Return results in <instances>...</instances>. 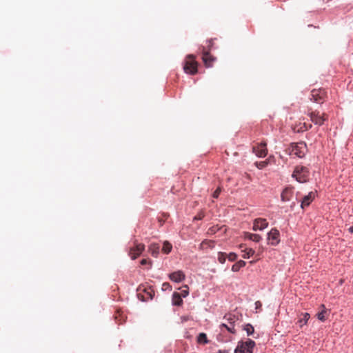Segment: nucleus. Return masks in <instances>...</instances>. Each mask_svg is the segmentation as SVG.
Masks as SVG:
<instances>
[{
	"instance_id": "f257e3e1",
	"label": "nucleus",
	"mask_w": 353,
	"mask_h": 353,
	"mask_svg": "<svg viewBox=\"0 0 353 353\" xmlns=\"http://www.w3.org/2000/svg\"><path fill=\"white\" fill-rule=\"evenodd\" d=\"M307 151V145L304 142L292 143L287 149L290 155H295L299 158L305 156Z\"/></svg>"
},
{
	"instance_id": "f03ea898",
	"label": "nucleus",
	"mask_w": 353,
	"mask_h": 353,
	"mask_svg": "<svg viewBox=\"0 0 353 353\" xmlns=\"http://www.w3.org/2000/svg\"><path fill=\"white\" fill-rule=\"evenodd\" d=\"M255 345V342L250 339L246 341H239L234 353H253Z\"/></svg>"
},
{
	"instance_id": "7ed1b4c3",
	"label": "nucleus",
	"mask_w": 353,
	"mask_h": 353,
	"mask_svg": "<svg viewBox=\"0 0 353 353\" xmlns=\"http://www.w3.org/2000/svg\"><path fill=\"white\" fill-rule=\"evenodd\" d=\"M198 63L195 60V57L192 54H189L186 57L183 70L185 73L194 75L197 72Z\"/></svg>"
},
{
	"instance_id": "20e7f679",
	"label": "nucleus",
	"mask_w": 353,
	"mask_h": 353,
	"mask_svg": "<svg viewBox=\"0 0 353 353\" xmlns=\"http://www.w3.org/2000/svg\"><path fill=\"white\" fill-rule=\"evenodd\" d=\"M292 176L294 177L296 181L300 183L306 182L309 177V170L306 167L298 165L294 170Z\"/></svg>"
},
{
	"instance_id": "39448f33",
	"label": "nucleus",
	"mask_w": 353,
	"mask_h": 353,
	"mask_svg": "<svg viewBox=\"0 0 353 353\" xmlns=\"http://www.w3.org/2000/svg\"><path fill=\"white\" fill-rule=\"evenodd\" d=\"M145 250V245L143 243H139L137 240L134 241V244L130 247L129 250V256L132 259H136Z\"/></svg>"
},
{
	"instance_id": "423d86ee",
	"label": "nucleus",
	"mask_w": 353,
	"mask_h": 353,
	"mask_svg": "<svg viewBox=\"0 0 353 353\" xmlns=\"http://www.w3.org/2000/svg\"><path fill=\"white\" fill-rule=\"evenodd\" d=\"M327 97V92L324 89H314L311 91L310 99L318 103H323Z\"/></svg>"
},
{
	"instance_id": "0eeeda50",
	"label": "nucleus",
	"mask_w": 353,
	"mask_h": 353,
	"mask_svg": "<svg viewBox=\"0 0 353 353\" xmlns=\"http://www.w3.org/2000/svg\"><path fill=\"white\" fill-rule=\"evenodd\" d=\"M310 120L315 124L322 125L325 121L327 120L328 116L325 113L320 114L318 111H312L308 113Z\"/></svg>"
},
{
	"instance_id": "6e6552de",
	"label": "nucleus",
	"mask_w": 353,
	"mask_h": 353,
	"mask_svg": "<svg viewBox=\"0 0 353 353\" xmlns=\"http://www.w3.org/2000/svg\"><path fill=\"white\" fill-rule=\"evenodd\" d=\"M279 231L276 228L272 229L268 234V241L272 245H276L279 243Z\"/></svg>"
},
{
	"instance_id": "1a4fd4ad",
	"label": "nucleus",
	"mask_w": 353,
	"mask_h": 353,
	"mask_svg": "<svg viewBox=\"0 0 353 353\" xmlns=\"http://www.w3.org/2000/svg\"><path fill=\"white\" fill-rule=\"evenodd\" d=\"M202 59L205 65L208 68L211 67L215 58L210 54L205 46L202 47Z\"/></svg>"
},
{
	"instance_id": "9d476101",
	"label": "nucleus",
	"mask_w": 353,
	"mask_h": 353,
	"mask_svg": "<svg viewBox=\"0 0 353 353\" xmlns=\"http://www.w3.org/2000/svg\"><path fill=\"white\" fill-rule=\"evenodd\" d=\"M268 225V223L265 219L258 218L254 221L252 230L254 231L263 230L266 228Z\"/></svg>"
},
{
	"instance_id": "9b49d317",
	"label": "nucleus",
	"mask_w": 353,
	"mask_h": 353,
	"mask_svg": "<svg viewBox=\"0 0 353 353\" xmlns=\"http://www.w3.org/2000/svg\"><path fill=\"white\" fill-rule=\"evenodd\" d=\"M253 152L259 157H265L267 154V152H268V150L266 148V143H261L260 144H258L256 146H254Z\"/></svg>"
},
{
	"instance_id": "f8f14e48",
	"label": "nucleus",
	"mask_w": 353,
	"mask_h": 353,
	"mask_svg": "<svg viewBox=\"0 0 353 353\" xmlns=\"http://www.w3.org/2000/svg\"><path fill=\"white\" fill-rule=\"evenodd\" d=\"M315 196H316L315 192H309L307 195H305L303 198V199L301 201V207L303 209L305 208V207H307L311 203V202L314 200V199L315 198Z\"/></svg>"
},
{
	"instance_id": "ddd939ff",
	"label": "nucleus",
	"mask_w": 353,
	"mask_h": 353,
	"mask_svg": "<svg viewBox=\"0 0 353 353\" xmlns=\"http://www.w3.org/2000/svg\"><path fill=\"white\" fill-rule=\"evenodd\" d=\"M312 127V124H307L305 122L301 123L300 122L299 124H295L292 129L296 132H303Z\"/></svg>"
},
{
	"instance_id": "4468645a",
	"label": "nucleus",
	"mask_w": 353,
	"mask_h": 353,
	"mask_svg": "<svg viewBox=\"0 0 353 353\" xmlns=\"http://www.w3.org/2000/svg\"><path fill=\"white\" fill-rule=\"evenodd\" d=\"M169 278L171 281L179 283L185 279V274L182 271L179 270L170 274Z\"/></svg>"
},
{
	"instance_id": "2eb2a0df",
	"label": "nucleus",
	"mask_w": 353,
	"mask_h": 353,
	"mask_svg": "<svg viewBox=\"0 0 353 353\" xmlns=\"http://www.w3.org/2000/svg\"><path fill=\"white\" fill-rule=\"evenodd\" d=\"M293 195V189L292 188H285L281 193V200L283 202L289 201Z\"/></svg>"
},
{
	"instance_id": "dca6fc26",
	"label": "nucleus",
	"mask_w": 353,
	"mask_h": 353,
	"mask_svg": "<svg viewBox=\"0 0 353 353\" xmlns=\"http://www.w3.org/2000/svg\"><path fill=\"white\" fill-rule=\"evenodd\" d=\"M310 317V315L309 313H307V312L301 313L299 317V320L297 322L299 327H302L304 325H305L307 323Z\"/></svg>"
},
{
	"instance_id": "f3484780",
	"label": "nucleus",
	"mask_w": 353,
	"mask_h": 353,
	"mask_svg": "<svg viewBox=\"0 0 353 353\" xmlns=\"http://www.w3.org/2000/svg\"><path fill=\"white\" fill-rule=\"evenodd\" d=\"M159 249L160 246L157 243H152L148 248L149 252L154 257H157L159 252Z\"/></svg>"
},
{
	"instance_id": "a211bd4d",
	"label": "nucleus",
	"mask_w": 353,
	"mask_h": 353,
	"mask_svg": "<svg viewBox=\"0 0 353 353\" xmlns=\"http://www.w3.org/2000/svg\"><path fill=\"white\" fill-rule=\"evenodd\" d=\"M244 236L245 239L251 240L254 242H259L262 239L259 234H252L250 232H245Z\"/></svg>"
},
{
	"instance_id": "6ab92c4d",
	"label": "nucleus",
	"mask_w": 353,
	"mask_h": 353,
	"mask_svg": "<svg viewBox=\"0 0 353 353\" xmlns=\"http://www.w3.org/2000/svg\"><path fill=\"white\" fill-rule=\"evenodd\" d=\"M172 303L174 305L180 306L183 303L181 296L178 292H174L172 295Z\"/></svg>"
},
{
	"instance_id": "aec40b11",
	"label": "nucleus",
	"mask_w": 353,
	"mask_h": 353,
	"mask_svg": "<svg viewBox=\"0 0 353 353\" xmlns=\"http://www.w3.org/2000/svg\"><path fill=\"white\" fill-rule=\"evenodd\" d=\"M245 264L246 263L244 261L240 260V261H237L236 263H235L232 266V271L238 272V271H239V270L241 268H243L245 265Z\"/></svg>"
},
{
	"instance_id": "412c9836",
	"label": "nucleus",
	"mask_w": 353,
	"mask_h": 353,
	"mask_svg": "<svg viewBox=\"0 0 353 353\" xmlns=\"http://www.w3.org/2000/svg\"><path fill=\"white\" fill-rule=\"evenodd\" d=\"M242 252H243L242 257L244 259H249L255 253V251L252 248H245V250H242Z\"/></svg>"
},
{
	"instance_id": "4be33fe9",
	"label": "nucleus",
	"mask_w": 353,
	"mask_h": 353,
	"mask_svg": "<svg viewBox=\"0 0 353 353\" xmlns=\"http://www.w3.org/2000/svg\"><path fill=\"white\" fill-rule=\"evenodd\" d=\"M321 307H323V310L317 313L316 316L319 320L321 321H325L326 320L325 314L327 313V311L325 308L324 305H321Z\"/></svg>"
},
{
	"instance_id": "5701e85b",
	"label": "nucleus",
	"mask_w": 353,
	"mask_h": 353,
	"mask_svg": "<svg viewBox=\"0 0 353 353\" xmlns=\"http://www.w3.org/2000/svg\"><path fill=\"white\" fill-rule=\"evenodd\" d=\"M197 342L199 343L206 344L208 343L207 335L205 333H200L197 337Z\"/></svg>"
},
{
	"instance_id": "b1692460",
	"label": "nucleus",
	"mask_w": 353,
	"mask_h": 353,
	"mask_svg": "<svg viewBox=\"0 0 353 353\" xmlns=\"http://www.w3.org/2000/svg\"><path fill=\"white\" fill-rule=\"evenodd\" d=\"M172 248V245L169 242L165 241L163 243V248H162V251L165 254H169L171 252Z\"/></svg>"
},
{
	"instance_id": "393cba45",
	"label": "nucleus",
	"mask_w": 353,
	"mask_h": 353,
	"mask_svg": "<svg viewBox=\"0 0 353 353\" xmlns=\"http://www.w3.org/2000/svg\"><path fill=\"white\" fill-rule=\"evenodd\" d=\"M224 319L226 320L229 324L234 325L237 318L234 315L228 314L224 316Z\"/></svg>"
},
{
	"instance_id": "a878e982",
	"label": "nucleus",
	"mask_w": 353,
	"mask_h": 353,
	"mask_svg": "<svg viewBox=\"0 0 353 353\" xmlns=\"http://www.w3.org/2000/svg\"><path fill=\"white\" fill-rule=\"evenodd\" d=\"M221 327H225L228 332L232 333V334H234L236 332V330L234 329V325H228V324L226 323H222L221 325Z\"/></svg>"
},
{
	"instance_id": "bb28decb",
	"label": "nucleus",
	"mask_w": 353,
	"mask_h": 353,
	"mask_svg": "<svg viewBox=\"0 0 353 353\" xmlns=\"http://www.w3.org/2000/svg\"><path fill=\"white\" fill-rule=\"evenodd\" d=\"M147 294V297H145L143 301H146L148 299H152L153 297V295L154 294V292L152 290L148 289H143V290Z\"/></svg>"
},
{
	"instance_id": "cd10ccee",
	"label": "nucleus",
	"mask_w": 353,
	"mask_h": 353,
	"mask_svg": "<svg viewBox=\"0 0 353 353\" xmlns=\"http://www.w3.org/2000/svg\"><path fill=\"white\" fill-rule=\"evenodd\" d=\"M226 260V254L224 252H219L218 254V261L221 263H224Z\"/></svg>"
},
{
	"instance_id": "c85d7f7f",
	"label": "nucleus",
	"mask_w": 353,
	"mask_h": 353,
	"mask_svg": "<svg viewBox=\"0 0 353 353\" xmlns=\"http://www.w3.org/2000/svg\"><path fill=\"white\" fill-rule=\"evenodd\" d=\"M244 330H245L248 336L252 334L254 331V327L250 324H247L244 327Z\"/></svg>"
},
{
	"instance_id": "c756f323",
	"label": "nucleus",
	"mask_w": 353,
	"mask_h": 353,
	"mask_svg": "<svg viewBox=\"0 0 353 353\" xmlns=\"http://www.w3.org/2000/svg\"><path fill=\"white\" fill-rule=\"evenodd\" d=\"M228 258L230 261H234L237 259L236 254L231 252L228 254Z\"/></svg>"
},
{
	"instance_id": "7c9ffc66",
	"label": "nucleus",
	"mask_w": 353,
	"mask_h": 353,
	"mask_svg": "<svg viewBox=\"0 0 353 353\" xmlns=\"http://www.w3.org/2000/svg\"><path fill=\"white\" fill-rule=\"evenodd\" d=\"M212 46H213V39L208 40V46L205 47V48L207 50H208L209 52H210Z\"/></svg>"
},
{
	"instance_id": "2f4dec72",
	"label": "nucleus",
	"mask_w": 353,
	"mask_h": 353,
	"mask_svg": "<svg viewBox=\"0 0 353 353\" xmlns=\"http://www.w3.org/2000/svg\"><path fill=\"white\" fill-rule=\"evenodd\" d=\"M221 188H218L213 193V197L216 199L219 197V194H220V192H221Z\"/></svg>"
},
{
	"instance_id": "473e14b6",
	"label": "nucleus",
	"mask_w": 353,
	"mask_h": 353,
	"mask_svg": "<svg viewBox=\"0 0 353 353\" xmlns=\"http://www.w3.org/2000/svg\"><path fill=\"white\" fill-rule=\"evenodd\" d=\"M261 307H262V303H261V301H257L255 302V307L256 310L261 309Z\"/></svg>"
},
{
	"instance_id": "72a5a7b5",
	"label": "nucleus",
	"mask_w": 353,
	"mask_h": 353,
	"mask_svg": "<svg viewBox=\"0 0 353 353\" xmlns=\"http://www.w3.org/2000/svg\"><path fill=\"white\" fill-rule=\"evenodd\" d=\"M267 163L265 161H262V162H260L258 167L259 168H264L265 165H266Z\"/></svg>"
},
{
	"instance_id": "f704fd0d",
	"label": "nucleus",
	"mask_w": 353,
	"mask_h": 353,
	"mask_svg": "<svg viewBox=\"0 0 353 353\" xmlns=\"http://www.w3.org/2000/svg\"><path fill=\"white\" fill-rule=\"evenodd\" d=\"M188 295V291L187 290H183V291L181 292V296H183V297H185V296H187Z\"/></svg>"
},
{
	"instance_id": "c9c22d12",
	"label": "nucleus",
	"mask_w": 353,
	"mask_h": 353,
	"mask_svg": "<svg viewBox=\"0 0 353 353\" xmlns=\"http://www.w3.org/2000/svg\"><path fill=\"white\" fill-rule=\"evenodd\" d=\"M170 288V284H169L168 283H164L163 284V288L164 290H166V289H167V288Z\"/></svg>"
},
{
	"instance_id": "e433bc0d",
	"label": "nucleus",
	"mask_w": 353,
	"mask_h": 353,
	"mask_svg": "<svg viewBox=\"0 0 353 353\" xmlns=\"http://www.w3.org/2000/svg\"><path fill=\"white\" fill-rule=\"evenodd\" d=\"M147 263H148V260H147V259H142V260L141 261V265H145V264H147Z\"/></svg>"
},
{
	"instance_id": "4c0bfd02",
	"label": "nucleus",
	"mask_w": 353,
	"mask_h": 353,
	"mask_svg": "<svg viewBox=\"0 0 353 353\" xmlns=\"http://www.w3.org/2000/svg\"><path fill=\"white\" fill-rule=\"evenodd\" d=\"M203 217V215H199L198 216H196L195 219H201Z\"/></svg>"
},
{
	"instance_id": "58836bf2",
	"label": "nucleus",
	"mask_w": 353,
	"mask_h": 353,
	"mask_svg": "<svg viewBox=\"0 0 353 353\" xmlns=\"http://www.w3.org/2000/svg\"><path fill=\"white\" fill-rule=\"evenodd\" d=\"M349 232H351V233H352V232H353V226H352V227H350V228H349Z\"/></svg>"
},
{
	"instance_id": "ea45409f",
	"label": "nucleus",
	"mask_w": 353,
	"mask_h": 353,
	"mask_svg": "<svg viewBox=\"0 0 353 353\" xmlns=\"http://www.w3.org/2000/svg\"><path fill=\"white\" fill-rule=\"evenodd\" d=\"M138 290H139V291L142 290L141 287H139V289H138Z\"/></svg>"
},
{
	"instance_id": "a19ab883",
	"label": "nucleus",
	"mask_w": 353,
	"mask_h": 353,
	"mask_svg": "<svg viewBox=\"0 0 353 353\" xmlns=\"http://www.w3.org/2000/svg\"><path fill=\"white\" fill-rule=\"evenodd\" d=\"M240 248H243V245H240Z\"/></svg>"
}]
</instances>
